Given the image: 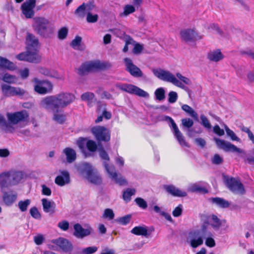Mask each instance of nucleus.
<instances>
[{
    "instance_id": "obj_8",
    "label": "nucleus",
    "mask_w": 254,
    "mask_h": 254,
    "mask_svg": "<svg viewBox=\"0 0 254 254\" xmlns=\"http://www.w3.org/2000/svg\"><path fill=\"white\" fill-rule=\"evenodd\" d=\"M225 183L229 190L234 193L241 195L245 193L244 186L239 178H228L226 179Z\"/></svg>"
},
{
    "instance_id": "obj_53",
    "label": "nucleus",
    "mask_w": 254,
    "mask_h": 254,
    "mask_svg": "<svg viewBox=\"0 0 254 254\" xmlns=\"http://www.w3.org/2000/svg\"><path fill=\"white\" fill-rule=\"evenodd\" d=\"M182 123L184 127L190 128L193 125V121L190 118H184L182 120Z\"/></svg>"
},
{
    "instance_id": "obj_37",
    "label": "nucleus",
    "mask_w": 254,
    "mask_h": 254,
    "mask_svg": "<svg viewBox=\"0 0 254 254\" xmlns=\"http://www.w3.org/2000/svg\"><path fill=\"white\" fill-rule=\"evenodd\" d=\"M165 90L162 87H160L156 89L154 94L156 99L158 101H162L165 98Z\"/></svg>"
},
{
    "instance_id": "obj_55",
    "label": "nucleus",
    "mask_w": 254,
    "mask_h": 254,
    "mask_svg": "<svg viewBox=\"0 0 254 254\" xmlns=\"http://www.w3.org/2000/svg\"><path fill=\"white\" fill-rule=\"evenodd\" d=\"M22 178V174L20 172H15L12 175V181L14 184L18 183Z\"/></svg>"
},
{
    "instance_id": "obj_5",
    "label": "nucleus",
    "mask_w": 254,
    "mask_h": 254,
    "mask_svg": "<svg viewBox=\"0 0 254 254\" xmlns=\"http://www.w3.org/2000/svg\"><path fill=\"white\" fill-rule=\"evenodd\" d=\"M111 66V64L109 62H101L100 61L86 62L80 65L78 68V74L84 75L95 70H108Z\"/></svg>"
},
{
    "instance_id": "obj_28",
    "label": "nucleus",
    "mask_w": 254,
    "mask_h": 254,
    "mask_svg": "<svg viewBox=\"0 0 254 254\" xmlns=\"http://www.w3.org/2000/svg\"><path fill=\"white\" fill-rule=\"evenodd\" d=\"M208 59L213 62H217L224 58L220 50L218 49L209 52L207 55Z\"/></svg>"
},
{
    "instance_id": "obj_58",
    "label": "nucleus",
    "mask_w": 254,
    "mask_h": 254,
    "mask_svg": "<svg viewBox=\"0 0 254 254\" xmlns=\"http://www.w3.org/2000/svg\"><path fill=\"white\" fill-rule=\"evenodd\" d=\"M58 226L63 231H67L69 228V223L66 220H63L60 222Z\"/></svg>"
},
{
    "instance_id": "obj_49",
    "label": "nucleus",
    "mask_w": 254,
    "mask_h": 254,
    "mask_svg": "<svg viewBox=\"0 0 254 254\" xmlns=\"http://www.w3.org/2000/svg\"><path fill=\"white\" fill-rule=\"evenodd\" d=\"M67 34V28L65 27H62L58 31V38L61 40H64L66 38Z\"/></svg>"
},
{
    "instance_id": "obj_62",
    "label": "nucleus",
    "mask_w": 254,
    "mask_h": 254,
    "mask_svg": "<svg viewBox=\"0 0 254 254\" xmlns=\"http://www.w3.org/2000/svg\"><path fill=\"white\" fill-rule=\"evenodd\" d=\"M97 249L96 247H89L83 249V253L84 254H92L95 253Z\"/></svg>"
},
{
    "instance_id": "obj_47",
    "label": "nucleus",
    "mask_w": 254,
    "mask_h": 254,
    "mask_svg": "<svg viewBox=\"0 0 254 254\" xmlns=\"http://www.w3.org/2000/svg\"><path fill=\"white\" fill-rule=\"evenodd\" d=\"M225 130L227 135L230 137L231 140L237 141H239L240 140V139L235 134L234 132L230 129L228 127H225Z\"/></svg>"
},
{
    "instance_id": "obj_50",
    "label": "nucleus",
    "mask_w": 254,
    "mask_h": 254,
    "mask_svg": "<svg viewBox=\"0 0 254 254\" xmlns=\"http://www.w3.org/2000/svg\"><path fill=\"white\" fill-rule=\"evenodd\" d=\"M191 190L192 192H199L203 193H207L208 190L203 187H201L197 185H194L191 188Z\"/></svg>"
},
{
    "instance_id": "obj_48",
    "label": "nucleus",
    "mask_w": 254,
    "mask_h": 254,
    "mask_svg": "<svg viewBox=\"0 0 254 254\" xmlns=\"http://www.w3.org/2000/svg\"><path fill=\"white\" fill-rule=\"evenodd\" d=\"M136 204L142 209H145L147 207L146 201L141 197H137L134 200Z\"/></svg>"
},
{
    "instance_id": "obj_24",
    "label": "nucleus",
    "mask_w": 254,
    "mask_h": 254,
    "mask_svg": "<svg viewBox=\"0 0 254 254\" xmlns=\"http://www.w3.org/2000/svg\"><path fill=\"white\" fill-rule=\"evenodd\" d=\"M44 211L48 213H54L55 211L56 204L53 201H49L47 198H44L41 200Z\"/></svg>"
},
{
    "instance_id": "obj_1",
    "label": "nucleus",
    "mask_w": 254,
    "mask_h": 254,
    "mask_svg": "<svg viewBox=\"0 0 254 254\" xmlns=\"http://www.w3.org/2000/svg\"><path fill=\"white\" fill-rule=\"evenodd\" d=\"M75 99L73 94L63 92L44 98L41 101V106L46 110L64 108L71 104Z\"/></svg>"
},
{
    "instance_id": "obj_19",
    "label": "nucleus",
    "mask_w": 254,
    "mask_h": 254,
    "mask_svg": "<svg viewBox=\"0 0 254 254\" xmlns=\"http://www.w3.org/2000/svg\"><path fill=\"white\" fill-rule=\"evenodd\" d=\"M52 243L59 247L64 253H69L73 249L71 243L63 238L53 240Z\"/></svg>"
},
{
    "instance_id": "obj_54",
    "label": "nucleus",
    "mask_w": 254,
    "mask_h": 254,
    "mask_svg": "<svg viewBox=\"0 0 254 254\" xmlns=\"http://www.w3.org/2000/svg\"><path fill=\"white\" fill-rule=\"evenodd\" d=\"M200 119L201 120V124L204 127L207 129L211 128V125L206 117L204 115H201Z\"/></svg>"
},
{
    "instance_id": "obj_7",
    "label": "nucleus",
    "mask_w": 254,
    "mask_h": 254,
    "mask_svg": "<svg viewBox=\"0 0 254 254\" xmlns=\"http://www.w3.org/2000/svg\"><path fill=\"white\" fill-rule=\"evenodd\" d=\"M35 83L34 86V91L41 95H45L51 93L53 89L52 83L48 80H40L35 77L32 79Z\"/></svg>"
},
{
    "instance_id": "obj_46",
    "label": "nucleus",
    "mask_w": 254,
    "mask_h": 254,
    "mask_svg": "<svg viewBox=\"0 0 254 254\" xmlns=\"http://www.w3.org/2000/svg\"><path fill=\"white\" fill-rule=\"evenodd\" d=\"M135 11L134 6L130 4H127L124 8L123 14L127 16L131 13H132Z\"/></svg>"
},
{
    "instance_id": "obj_42",
    "label": "nucleus",
    "mask_w": 254,
    "mask_h": 254,
    "mask_svg": "<svg viewBox=\"0 0 254 254\" xmlns=\"http://www.w3.org/2000/svg\"><path fill=\"white\" fill-rule=\"evenodd\" d=\"M212 219L213 221V223L211 224L212 228L215 230L219 229L222 225L221 221L214 214L212 215Z\"/></svg>"
},
{
    "instance_id": "obj_32",
    "label": "nucleus",
    "mask_w": 254,
    "mask_h": 254,
    "mask_svg": "<svg viewBox=\"0 0 254 254\" xmlns=\"http://www.w3.org/2000/svg\"><path fill=\"white\" fill-rule=\"evenodd\" d=\"M10 181L8 173H3L0 175V186L1 188L7 187Z\"/></svg>"
},
{
    "instance_id": "obj_14",
    "label": "nucleus",
    "mask_w": 254,
    "mask_h": 254,
    "mask_svg": "<svg viewBox=\"0 0 254 254\" xmlns=\"http://www.w3.org/2000/svg\"><path fill=\"white\" fill-rule=\"evenodd\" d=\"M166 120L171 124V127L173 130V133L180 144L182 146L189 147L188 143L186 141L182 133L178 128L174 120L170 117L166 116Z\"/></svg>"
},
{
    "instance_id": "obj_36",
    "label": "nucleus",
    "mask_w": 254,
    "mask_h": 254,
    "mask_svg": "<svg viewBox=\"0 0 254 254\" xmlns=\"http://www.w3.org/2000/svg\"><path fill=\"white\" fill-rule=\"evenodd\" d=\"M98 150L99 151L100 157L102 160H104V167L106 168L105 164L106 163L107 164H109L108 163L110 161V158L108 156V153L102 146L100 147Z\"/></svg>"
},
{
    "instance_id": "obj_40",
    "label": "nucleus",
    "mask_w": 254,
    "mask_h": 254,
    "mask_svg": "<svg viewBox=\"0 0 254 254\" xmlns=\"http://www.w3.org/2000/svg\"><path fill=\"white\" fill-rule=\"evenodd\" d=\"M94 98V94L90 92H86L81 95V99L83 101L91 102Z\"/></svg>"
},
{
    "instance_id": "obj_20",
    "label": "nucleus",
    "mask_w": 254,
    "mask_h": 254,
    "mask_svg": "<svg viewBox=\"0 0 254 254\" xmlns=\"http://www.w3.org/2000/svg\"><path fill=\"white\" fill-rule=\"evenodd\" d=\"M154 231V229L151 227L148 229V227L145 225L138 226L133 227L130 231V232L136 236H141L145 238H148L152 232Z\"/></svg>"
},
{
    "instance_id": "obj_15",
    "label": "nucleus",
    "mask_w": 254,
    "mask_h": 254,
    "mask_svg": "<svg viewBox=\"0 0 254 254\" xmlns=\"http://www.w3.org/2000/svg\"><path fill=\"white\" fill-rule=\"evenodd\" d=\"M215 140L218 147L226 152L242 153L241 149L229 142L219 138H215Z\"/></svg>"
},
{
    "instance_id": "obj_31",
    "label": "nucleus",
    "mask_w": 254,
    "mask_h": 254,
    "mask_svg": "<svg viewBox=\"0 0 254 254\" xmlns=\"http://www.w3.org/2000/svg\"><path fill=\"white\" fill-rule=\"evenodd\" d=\"M0 67L10 70L15 69V65L7 59L0 57Z\"/></svg>"
},
{
    "instance_id": "obj_56",
    "label": "nucleus",
    "mask_w": 254,
    "mask_h": 254,
    "mask_svg": "<svg viewBox=\"0 0 254 254\" xmlns=\"http://www.w3.org/2000/svg\"><path fill=\"white\" fill-rule=\"evenodd\" d=\"M183 212L182 205L179 204L172 212L173 215L175 217L181 216Z\"/></svg>"
},
{
    "instance_id": "obj_25",
    "label": "nucleus",
    "mask_w": 254,
    "mask_h": 254,
    "mask_svg": "<svg viewBox=\"0 0 254 254\" xmlns=\"http://www.w3.org/2000/svg\"><path fill=\"white\" fill-rule=\"evenodd\" d=\"M53 112V120L60 124H63L65 121L66 117L64 111L60 109L50 110Z\"/></svg>"
},
{
    "instance_id": "obj_59",
    "label": "nucleus",
    "mask_w": 254,
    "mask_h": 254,
    "mask_svg": "<svg viewBox=\"0 0 254 254\" xmlns=\"http://www.w3.org/2000/svg\"><path fill=\"white\" fill-rule=\"evenodd\" d=\"M130 218L131 215H127L122 217H121L119 220V222H120V224L124 225H126L129 223L130 220Z\"/></svg>"
},
{
    "instance_id": "obj_51",
    "label": "nucleus",
    "mask_w": 254,
    "mask_h": 254,
    "mask_svg": "<svg viewBox=\"0 0 254 254\" xmlns=\"http://www.w3.org/2000/svg\"><path fill=\"white\" fill-rule=\"evenodd\" d=\"M114 216L115 215L113 211L110 208L106 209L103 215L104 218H108L109 220L113 219Z\"/></svg>"
},
{
    "instance_id": "obj_43",
    "label": "nucleus",
    "mask_w": 254,
    "mask_h": 254,
    "mask_svg": "<svg viewBox=\"0 0 254 254\" xmlns=\"http://www.w3.org/2000/svg\"><path fill=\"white\" fill-rule=\"evenodd\" d=\"M86 146L87 149L91 152L96 151L97 149L96 143L92 140H88L86 142Z\"/></svg>"
},
{
    "instance_id": "obj_21",
    "label": "nucleus",
    "mask_w": 254,
    "mask_h": 254,
    "mask_svg": "<svg viewBox=\"0 0 254 254\" xmlns=\"http://www.w3.org/2000/svg\"><path fill=\"white\" fill-rule=\"evenodd\" d=\"M73 235L77 238L82 239L91 233L92 228L84 229L79 223H76L73 225Z\"/></svg>"
},
{
    "instance_id": "obj_17",
    "label": "nucleus",
    "mask_w": 254,
    "mask_h": 254,
    "mask_svg": "<svg viewBox=\"0 0 254 254\" xmlns=\"http://www.w3.org/2000/svg\"><path fill=\"white\" fill-rule=\"evenodd\" d=\"M106 170L112 179H114L117 184L120 186L127 185V181L122 177H119L118 174L115 171V168L114 166H110L109 164H105Z\"/></svg>"
},
{
    "instance_id": "obj_30",
    "label": "nucleus",
    "mask_w": 254,
    "mask_h": 254,
    "mask_svg": "<svg viewBox=\"0 0 254 254\" xmlns=\"http://www.w3.org/2000/svg\"><path fill=\"white\" fill-rule=\"evenodd\" d=\"M154 74L158 78L167 81L171 73L162 69H153L152 70Z\"/></svg>"
},
{
    "instance_id": "obj_52",
    "label": "nucleus",
    "mask_w": 254,
    "mask_h": 254,
    "mask_svg": "<svg viewBox=\"0 0 254 254\" xmlns=\"http://www.w3.org/2000/svg\"><path fill=\"white\" fill-rule=\"evenodd\" d=\"M168 102L170 103H174L176 102L178 99V94L175 91H171L168 94Z\"/></svg>"
},
{
    "instance_id": "obj_22",
    "label": "nucleus",
    "mask_w": 254,
    "mask_h": 254,
    "mask_svg": "<svg viewBox=\"0 0 254 254\" xmlns=\"http://www.w3.org/2000/svg\"><path fill=\"white\" fill-rule=\"evenodd\" d=\"M61 175L55 178V183L59 186H64L70 182L69 173L67 171H60Z\"/></svg>"
},
{
    "instance_id": "obj_12",
    "label": "nucleus",
    "mask_w": 254,
    "mask_h": 254,
    "mask_svg": "<svg viewBox=\"0 0 254 254\" xmlns=\"http://www.w3.org/2000/svg\"><path fill=\"white\" fill-rule=\"evenodd\" d=\"M36 0H26L21 6V10L27 19L32 18L35 14L34 8L36 6Z\"/></svg>"
},
{
    "instance_id": "obj_29",
    "label": "nucleus",
    "mask_w": 254,
    "mask_h": 254,
    "mask_svg": "<svg viewBox=\"0 0 254 254\" xmlns=\"http://www.w3.org/2000/svg\"><path fill=\"white\" fill-rule=\"evenodd\" d=\"M64 152L66 155L67 162L72 163L76 158V154L75 150L70 147H66L64 150Z\"/></svg>"
},
{
    "instance_id": "obj_57",
    "label": "nucleus",
    "mask_w": 254,
    "mask_h": 254,
    "mask_svg": "<svg viewBox=\"0 0 254 254\" xmlns=\"http://www.w3.org/2000/svg\"><path fill=\"white\" fill-rule=\"evenodd\" d=\"M98 15L97 14H92L88 12L87 15V21L89 23H95L98 20Z\"/></svg>"
},
{
    "instance_id": "obj_10",
    "label": "nucleus",
    "mask_w": 254,
    "mask_h": 254,
    "mask_svg": "<svg viewBox=\"0 0 254 254\" xmlns=\"http://www.w3.org/2000/svg\"><path fill=\"white\" fill-rule=\"evenodd\" d=\"M116 87L123 91L134 94L139 97H147L148 94L138 87L131 84H117Z\"/></svg>"
},
{
    "instance_id": "obj_13",
    "label": "nucleus",
    "mask_w": 254,
    "mask_h": 254,
    "mask_svg": "<svg viewBox=\"0 0 254 254\" xmlns=\"http://www.w3.org/2000/svg\"><path fill=\"white\" fill-rule=\"evenodd\" d=\"M1 90L3 94L6 97L22 96L26 93V91L23 89L19 87H12L6 84L2 85Z\"/></svg>"
},
{
    "instance_id": "obj_27",
    "label": "nucleus",
    "mask_w": 254,
    "mask_h": 254,
    "mask_svg": "<svg viewBox=\"0 0 254 254\" xmlns=\"http://www.w3.org/2000/svg\"><path fill=\"white\" fill-rule=\"evenodd\" d=\"M210 200L212 203L220 208H226L230 206L229 201L221 197H212L210 198Z\"/></svg>"
},
{
    "instance_id": "obj_64",
    "label": "nucleus",
    "mask_w": 254,
    "mask_h": 254,
    "mask_svg": "<svg viewBox=\"0 0 254 254\" xmlns=\"http://www.w3.org/2000/svg\"><path fill=\"white\" fill-rule=\"evenodd\" d=\"M86 139L83 137H80L77 141V145L79 148L81 149L84 148L85 145L86 143Z\"/></svg>"
},
{
    "instance_id": "obj_16",
    "label": "nucleus",
    "mask_w": 254,
    "mask_h": 254,
    "mask_svg": "<svg viewBox=\"0 0 254 254\" xmlns=\"http://www.w3.org/2000/svg\"><path fill=\"white\" fill-rule=\"evenodd\" d=\"M126 66V70L132 76L136 77H141L143 75L141 70L139 67L133 64L132 60L128 58L124 60Z\"/></svg>"
},
{
    "instance_id": "obj_33",
    "label": "nucleus",
    "mask_w": 254,
    "mask_h": 254,
    "mask_svg": "<svg viewBox=\"0 0 254 254\" xmlns=\"http://www.w3.org/2000/svg\"><path fill=\"white\" fill-rule=\"evenodd\" d=\"M182 109L189 114L194 119L197 120L198 119V115L196 112L188 105L184 104L182 105Z\"/></svg>"
},
{
    "instance_id": "obj_44",
    "label": "nucleus",
    "mask_w": 254,
    "mask_h": 254,
    "mask_svg": "<svg viewBox=\"0 0 254 254\" xmlns=\"http://www.w3.org/2000/svg\"><path fill=\"white\" fill-rule=\"evenodd\" d=\"M85 9V3H83L81 5H80L76 8V9L74 11V13L78 17H82L84 16Z\"/></svg>"
},
{
    "instance_id": "obj_35",
    "label": "nucleus",
    "mask_w": 254,
    "mask_h": 254,
    "mask_svg": "<svg viewBox=\"0 0 254 254\" xmlns=\"http://www.w3.org/2000/svg\"><path fill=\"white\" fill-rule=\"evenodd\" d=\"M82 41V38L79 36H76L75 38L72 41L70 45L75 50H83L84 48L81 47L80 45Z\"/></svg>"
},
{
    "instance_id": "obj_6",
    "label": "nucleus",
    "mask_w": 254,
    "mask_h": 254,
    "mask_svg": "<svg viewBox=\"0 0 254 254\" xmlns=\"http://www.w3.org/2000/svg\"><path fill=\"white\" fill-rule=\"evenodd\" d=\"M85 178L91 183L100 185L102 183V179L97 170L89 163H84L81 171Z\"/></svg>"
},
{
    "instance_id": "obj_41",
    "label": "nucleus",
    "mask_w": 254,
    "mask_h": 254,
    "mask_svg": "<svg viewBox=\"0 0 254 254\" xmlns=\"http://www.w3.org/2000/svg\"><path fill=\"white\" fill-rule=\"evenodd\" d=\"M167 81L170 82L172 83L173 84H174L175 85H176L178 87H181L182 88H185V86L182 84V83L181 82H180V81H179L176 78V77L172 73L170 74V75L167 80Z\"/></svg>"
},
{
    "instance_id": "obj_4",
    "label": "nucleus",
    "mask_w": 254,
    "mask_h": 254,
    "mask_svg": "<svg viewBox=\"0 0 254 254\" xmlns=\"http://www.w3.org/2000/svg\"><path fill=\"white\" fill-rule=\"evenodd\" d=\"M50 22L43 17H35L33 18L32 27L35 32L44 38H50L53 33L52 28L49 27Z\"/></svg>"
},
{
    "instance_id": "obj_39",
    "label": "nucleus",
    "mask_w": 254,
    "mask_h": 254,
    "mask_svg": "<svg viewBox=\"0 0 254 254\" xmlns=\"http://www.w3.org/2000/svg\"><path fill=\"white\" fill-rule=\"evenodd\" d=\"M0 79H2L5 82L11 83L14 82L16 77L14 75H12L7 73L3 75L0 73Z\"/></svg>"
},
{
    "instance_id": "obj_23",
    "label": "nucleus",
    "mask_w": 254,
    "mask_h": 254,
    "mask_svg": "<svg viewBox=\"0 0 254 254\" xmlns=\"http://www.w3.org/2000/svg\"><path fill=\"white\" fill-rule=\"evenodd\" d=\"M165 190L169 194L175 197H184L187 195L185 191H182L173 185H165L164 187Z\"/></svg>"
},
{
    "instance_id": "obj_3",
    "label": "nucleus",
    "mask_w": 254,
    "mask_h": 254,
    "mask_svg": "<svg viewBox=\"0 0 254 254\" xmlns=\"http://www.w3.org/2000/svg\"><path fill=\"white\" fill-rule=\"evenodd\" d=\"M209 225L208 221H205L199 229L190 232L189 236L191 239L190 241V244L192 248L198 247L203 244V239L209 236H213L209 230Z\"/></svg>"
},
{
    "instance_id": "obj_26",
    "label": "nucleus",
    "mask_w": 254,
    "mask_h": 254,
    "mask_svg": "<svg viewBox=\"0 0 254 254\" xmlns=\"http://www.w3.org/2000/svg\"><path fill=\"white\" fill-rule=\"evenodd\" d=\"M16 198V193H9L7 192L3 193V201L7 206H11L15 201Z\"/></svg>"
},
{
    "instance_id": "obj_2",
    "label": "nucleus",
    "mask_w": 254,
    "mask_h": 254,
    "mask_svg": "<svg viewBox=\"0 0 254 254\" xmlns=\"http://www.w3.org/2000/svg\"><path fill=\"white\" fill-rule=\"evenodd\" d=\"M27 51L16 56L19 61H24L30 63H38L41 57L38 54L39 40L36 36L30 33H27Z\"/></svg>"
},
{
    "instance_id": "obj_38",
    "label": "nucleus",
    "mask_w": 254,
    "mask_h": 254,
    "mask_svg": "<svg viewBox=\"0 0 254 254\" xmlns=\"http://www.w3.org/2000/svg\"><path fill=\"white\" fill-rule=\"evenodd\" d=\"M31 203V200L29 199H26L24 200H20L18 202V206L22 212H25L27 210L28 206Z\"/></svg>"
},
{
    "instance_id": "obj_18",
    "label": "nucleus",
    "mask_w": 254,
    "mask_h": 254,
    "mask_svg": "<svg viewBox=\"0 0 254 254\" xmlns=\"http://www.w3.org/2000/svg\"><path fill=\"white\" fill-rule=\"evenodd\" d=\"M180 35L181 38L186 42L194 41L201 38L200 36L198 35L194 29H187L181 31Z\"/></svg>"
},
{
    "instance_id": "obj_11",
    "label": "nucleus",
    "mask_w": 254,
    "mask_h": 254,
    "mask_svg": "<svg viewBox=\"0 0 254 254\" xmlns=\"http://www.w3.org/2000/svg\"><path fill=\"white\" fill-rule=\"evenodd\" d=\"M6 117L9 123L14 125L26 122L29 119V114L25 110L14 113H7Z\"/></svg>"
},
{
    "instance_id": "obj_45",
    "label": "nucleus",
    "mask_w": 254,
    "mask_h": 254,
    "mask_svg": "<svg viewBox=\"0 0 254 254\" xmlns=\"http://www.w3.org/2000/svg\"><path fill=\"white\" fill-rule=\"evenodd\" d=\"M29 212L31 216L36 219H40L41 217V214L36 206L31 207L29 210Z\"/></svg>"
},
{
    "instance_id": "obj_60",
    "label": "nucleus",
    "mask_w": 254,
    "mask_h": 254,
    "mask_svg": "<svg viewBox=\"0 0 254 254\" xmlns=\"http://www.w3.org/2000/svg\"><path fill=\"white\" fill-rule=\"evenodd\" d=\"M212 236H207L206 237L205 240V245L210 248L214 247L215 246V242L213 238H212Z\"/></svg>"
},
{
    "instance_id": "obj_63",
    "label": "nucleus",
    "mask_w": 254,
    "mask_h": 254,
    "mask_svg": "<svg viewBox=\"0 0 254 254\" xmlns=\"http://www.w3.org/2000/svg\"><path fill=\"white\" fill-rule=\"evenodd\" d=\"M44 241V237L41 234L38 235L34 237V241L37 245H41Z\"/></svg>"
},
{
    "instance_id": "obj_34",
    "label": "nucleus",
    "mask_w": 254,
    "mask_h": 254,
    "mask_svg": "<svg viewBox=\"0 0 254 254\" xmlns=\"http://www.w3.org/2000/svg\"><path fill=\"white\" fill-rule=\"evenodd\" d=\"M135 193V190L134 189H127L126 191H124L123 194V198L124 200L127 202H128L131 200L132 195H134Z\"/></svg>"
},
{
    "instance_id": "obj_9",
    "label": "nucleus",
    "mask_w": 254,
    "mask_h": 254,
    "mask_svg": "<svg viewBox=\"0 0 254 254\" xmlns=\"http://www.w3.org/2000/svg\"><path fill=\"white\" fill-rule=\"evenodd\" d=\"M91 132L98 142H108L110 140L111 132L103 126H96L91 128Z\"/></svg>"
},
{
    "instance_id": "obj_61",
    "label": "nucleus",
    "mask_w": 254,
    "mask_h": 254,
    "mask_svg": "<svg viewBox=\"0 0 254 254\" xmlns=\"http://www.w3.org/2000/svg\"><path fill=\"white\" fill-rule=\"evenodd\" d=\"M223 161L222 158L218 154H215L212 159V163L216 165L222 164Z\"/></svg>"
}]
</instances>
